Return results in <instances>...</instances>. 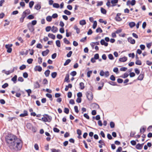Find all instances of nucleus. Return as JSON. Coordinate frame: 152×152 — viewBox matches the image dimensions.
Segmentation results:
<instances>
[{
	"instance_id": "c03bdc74",
	"label": "nucleus",
	"mask_w": 152,
	"mask_h": 152,
	"mask_svg": "<svg viewBox=\"0 0 152 152\" xmlns=\"http://www.w3.org/2000/svg\"><path fill=\"white\" fill-rule=\"evenodd\" d=\"M26 91L28 93V96H30V94L31 93V90L30 89H28L26 90Z\"/></svg>"
},
{
	"instance_id": "f3484780",
	"label": "nucleus",
	"mask_w": 152,
	"mask_h": 152,
	"mask_svg": "<svg viewBox=\"0 0 152 152\" xmlns=\"http://www.w3.org/2000/svg\"><path fill=\"white\" fill-rule=\"evenodd\" d=\"M100 43L102 45H104L105 46H107L108 45V43L105 42L104 39H102L100 41Z\"/></svg>"
},
{
	"instance_id": "58836bf2",
	"label": "nucleus",
	"mask_w": 152,
	"mask_h": 152,
	"mask_svg": "<svg viewBox=\"0 0 152 152\" xmlns=\"http://www.w3.org/2000/svg\"><path fill=\"white\" fill-rule=\"evenodd\" d=\"M110 3H111L110 1V0H107V1L106 3V5L108 7H111Z\"/></svg>"
},
{
	"instance_id": "6ab92c4d",
	"label": "nucleus",
	"mask_w": 152,
	"mask_h": 152,
	"mask_svg": "<svg viewBox=\"0 0 152 152\" xmlns=\"http://www.w3.org/2000/svg\"><path fill=\"white\" fill-rule=\"evenodd\" d=\"M26 16V15L24 14L23 13L22 16L20 19V21L21 22H23L24 20V18Z\"/></svg>"
},
{
	"instance_id": "1a4fd4ad",
	"label": "nucleus",
	"mask_w": 152,
	"mask_h": 152,
	"mask_svg": "<svg viewBox=\"0 0 152 152\" xmlns=\"http://www.w3.org/2000/svg\"><path fill=\"white\" fill-rule=\"evenodd\" d=\"M118 0H112L111 1V3L112 4L111 6L113 7L116 5V4L118 3Z\"/></svg>"
},
{
	"instance_id": "37998d69",
	"label": "nucleus",
	"mask_w": 152,
	"mask_h": 152,
	"mask_svg": "<svg viewBox=\"0 0 152 152\" xmlns=\"http://www.w3.org/2000/svg\"><path fill=\"white\" fill-rule=\"evenodd\" d=\"M136 64L140 65L142 64V63L141 61L139 60H137L135 62Z\"/></svg>"
},
{
	"instance_id": "7ed1b4c3",
	"label": "nucleus",
	"mask_w": 152,
	"mask_h": 152,
	"mask_svg": "<svg viewBox=\"0 0 152 152\" xmlns=\"http://www.w3.org/2000/svg\"><path fill=\"white\" fill-rule=\"evenodd\" d=\"M86 96L88 99L91 101L93 98V95L92 93L90 91H88L86 93Z\"/></svg>"
},
{
	"instance_id": "aec40b11",
	"label": "nucleus",
	"mask_w": 152,
	"mask_h": 152,
	"mask_svg": "<svg viewBox=\"0 0 152 152\" xmlns=\"http://www.w3.org/2000/svg\"><path fill=\"white\" fill-rule=\"evenodd\" d=\"M144 77V75L143 74H141L139 75V77L137 78L138 80H143Z\"/></svg>"
},
{
	"instance_id": "ddd939ff",
	"label": "nucleus",
	"mask_w": 152,
	"mask_h": 152,
	"mask_svg": "<svg viewBox=\"0 0 152 152\" xmlns=\"http://www.w3.org/2000/svg\"><path fill=\"white\" fill-rule=\"evenodd\" d=\"M49 52V50L47 49L46 50L43 51L42 52V55L44 56H45L48 54Z\"/></svg>"
},
{
	"instance_id": "8fccbe9b",
	"label": "nucleus",
	"mask_w": 152,
	"mask_h": 152,
	"mask_svg": "<svg viewBox=\"0 0 152 152\" xmlns=\"http://www.w3.org/2000/svg\"><path fill=\"white\" fill-rule=\"evenodd\" d=\"M97 25V22L96 21H94V22L93 24V28L94 29H95Z\"/></svg>"
},
{
	"instance_id": "603ef678",
	"label": "nucleus",
	"mask_w": 152,
	"mask_h": 152,
	"mask_svg": "<svg viewBox=\"0 0 152 152\" xmlns=\"http://www.w3.org/2000/svg\"><path fill=\"white\" fill-rule=\"evenodd\" d=\"M26 68V66L25 65H22V66H20V70H23V69H25Z\"/></svg>"
},
{
	"instance_id": "0eeeda50",
	"label": "nucleus",
	"mask_w": 152,
	"mask_h": 152,
	"mask_svg": "<svg viewBox=\"0 0 152 152\" xmlns=\"http://www.w3.org/2000/svg\"><path fill=\"white\" fill-rule=\"evenodd\" d=\"M14 69L15 68H14L13 70H11V71H6L5 70H3L2 71V72L3 73H4L7 75H9L10 73L13 72L14 70Z\"/></svg>"
},
{
	"instance_id": "bb28decb",
	"label": "nucleus",
	"mask_w": 152,
	"mask_h": 152,
	"mask_svg": "<svg viewBox=\"0 0 152 152\" xmlns=\"http://www.w3.org/2000/svg\"><path fill=\"white\" fill-rule=\"evenodd\" d=\"M52 17L50 16H48L46 18V20L49 22H51L52 20Z\"/></svg>"
},
{
	"instance_id": "dca6fc26",
	"label": "nucleus",
	"mask_w": 152,
	"mask_h": 152,
	"mask_svg": "<svg viewBox=\"0 0 152 152\" xmlns=\"http://www.w3.org/2000/svg\"><path fill=\"white\" fill-rule=\"evenodd\" d=\"M28 115V112L27 111L24 110L23 111V113L20 114V116L21 117H24Z\"/></svg>"
},
{
	"instance_id": "052dcab7",
	"label": "nucleus",
	"mask_w": 152,
	"mask_h": 152,
	"mask_svg": "<svg viewBox=\"0 0 152 152\" xmlns=\"http://www.w3.org/2000/svg\"><path fill=\"white\" fill-rule=\"evenodd\" d=\"M8 86V84L7 83H5L2 86V87L3 88H5Z\"/></svg>"
},
{
	"instance_id": "a878e982",
	"label": "nucleus",
	"mask_w": 152,
	"mask_h": 152,
	"mask_svg": "<svg viewBox=\"0 0 152 152\" xmlns=\"http://www.w3.org/2000/svg\"><path fill=\"white\" fill-rule=\"evenodd\" d=\"M41 7L40 5L39 4H37L34 7V8L37 10H39Z\"/></svg>"
},
{
	"instance_id": "c9c22d12",
	"label": "nucleus",
	"mask_w": 152,
	"mask_h": 152,
	"mask_svg": "<svg viewBox=\"0 0 152 152\" xmlns=\"http://www.w3.org/2000/svg\"><path fill=\"white\" fill-rule=\"evenodd\" d=\"M80 88L81 89H83L85 88L84 84L83 82H81L80 83Z\"/></svg>"
},
{
	"instance_id": "de8ad7c7",
	"label": "nucleus",
	"mask_w": 152,
	"mask_h": 152,
	"mask_svg": "<svg viewBox=\"0 0 152 152\" xmlns=\"http://www.w3.org/2000/svg\"><path fill=\"white\" fill-rule=\"evenodd\" d=\"M34 2L33 1H31L29 3V7L30 8H32L34 4Z\"/></svg>"
},
{
	"instance_id": "680f3d73",
	"label": "nucleus",
	"mask_w": 152,
	"mask_h": 152,
	"mask_svg": "<svg viewBox=\"0 0 152 152\" xmlns=\"http://www.w3.org/2000/svg\"><path fill=\"white\" fill-rule=\"evenodd\" d=\"M18 80L19 81L23 82L24 81V79L22 77H20L18 78Z\"/></svg>"
},
{
	"instance_id": "864d4df0",
	"label": "nucleus",
	"mask_w": 152,
	"mask_h": 152,
	"mask_svg": "<svg viewBox=\"0 0 152 152\" xmlns=\"http://www.w3.org/2000/svg\"><path fill=\"white\" fill-rule=\"evenodd\" d=\"M108 57L109 59L110 60H112L113 59H114L113 55L111 54H110L108 55Z\"/></svg>"
},
{
	"instance_id": "b1692460",
	"label": "nucleus",
	"mask_w": 152,
	"mask_h": 152,
	"mask_svg": "<svg viewBox=\"0 0 152 152\" xmlns=\"http://www.w3.org/2000/svg\"><path fill=\"white\" fill-rule=\"evenodd\" d=\"M50 72V71L49 70H46L44 74L46 77H48L49 76Z\"/></svg>"
},
{
	"instance_id": "f03ea898",
	"label": "nucleus",
	"mask_w": 152,
	"mask_h": 152,
	"mask_svg": "<svg viewBox=\"0 0 152 152\" xmlns=\"http://www.w3.org/2000/svg\"><path fill=\"white\" fill-rule=\"evenodd\" d=\"M99 74L101 76H104L105 77H107L109 76L110 73L108 71L104 72L103 70H102L100 71Z\"/></svg>"
},
{
	"instance_id": "4be33fe9",
	"label": "nucleus",
	"mask_w": 152,
	"mask_h": 152,
	"mask_svg": "<svg viewBox=\"0 0 152 152\" xmlns=\"http://www.w3.org/2000/svg\"><path fill=\"white\" fill-rule=\"evenodd\" d=\"M48 36L50 38H51L53 39H55L56 38V37L55 35L51 33H49L48 35Z\"/></svg>"
},
{
	"instance_id": "2eb2a0df",
	"label": "nucleus",
	"mask_w": 152,
	"mask_h": 152,
	"mask_svg": "<svg viewBox=\"0 0 152 152\" xmlns=\"http://www.w3.org/2000/svg\"><path fill=\"white\" fill-rule=\"evenodd\" d=\"M127 58L126 57L124 56L122 58H121L119 59V61L121 62H124L127 61Z\"/></svg>"
},
{
	"instance_id": "f8f14e48",
	"label": "nucleus",
	"mask_w": 152,
	"mask_h": 152,
	"mask_svg": "<svg viewBox=\"0 0 152 152\" xmlns=\"http://www.w3.org/2000/svg\"><path fill=\"white\" fill-rule=\"evenodd\" d=\"M40 85L38 83V81H36L34 83V88H39Z\"/></svg>"
},
{
	"instance_id": "423d86ee",
	"label": "nucleus",
	"mask_w": 152,
	"mask_h": 152,
	"mask_svg": "<svg viewBox=\"0 0 152 152\" xmlns=\"http://www.w3.org/2000/svg\"><path fill=\"white\" fill-rule=\"evenodd\" d=\"M26 126L28 129H32V130L34 131V132H35L36 131H34L33 130V127L31 124L30 123H27L26 125Z\"/></svg>"
},
{
	"instance_id": "9b49d317",
	"label": "nucleus",
	"mask_w": 152,
	"mask_h": 152,
	"mask_svg": "<svg viewBox=\"0 0 152 152\" xmlns=\"http://www.w3.org/2000/svg\"><path fill=\"white\" fill-rule=\"evenodd\" d=\"M144 143H143L142 144H140V143H138L137 144L136 146V148L137 149H142L143 145H144Z\"/></svg>"
},
{
	"instance_id": "412c9836",
	"label": "nucleus",
	"mask_w": 152,
	"mask_h": 152,
	"mask_svg": "<svg viewBox=\"0 0 152 152\" xmlns=\"http://www.w3.org/2000/svg\"><path fill=\"white\" fill-rule=\"evenodd\" d=\"M69 75L68 74H67L66 75L64 80L67 83H69L70 82V80H69Z\"/></svg>"
},
{
	"instance_id": "a19ab883",
	"label": "nucleus",
	"mask_w": 152,
	"mask_h": 152,
	"mask_svg": "<svg viewBox=\"0 0 152 152\" xmlns=\"http://www.w3.org/2000/svg\"><path fill=\"white\" fill-rule=\"evenodd\" d=\"M56 44L57 47H60L61 43L60 41L59 40H57L56 41Z\"/></svg>"
},
{
	"instance_id": "f257e3e1",
	"label": "nucleus",
	"mask_w": 152,
	"mask_h": 152,
	"mask_svg": "<svg viewBox=\"0 0 152 152\" xmlns=\"http://www.w3.org/2000/svg\"><path fill=\"white\" fill-rule=\"evenodd\" d=\"M5 140L10 149L14 151L20 150L22 147V142L15 135L9 134L5 137Z\"/></svg>"
},
{
	"instance_id": "e2e57ef3",
	"label": "nucleus",
	"mask_w": 152,
	"mask_h": 152,
	"mask_svg": "<svg viewBox=\"0 0 152 152\" xmlns=\"http://www.w3.org/2000/svg\"><path fill=\"white\" fill-rule=\"evenodd\" d=\"M28 74L27 72H25L23 74V76L25 78H27L28 77Z\"/></svg>"
},
{
	"instance_id": "4c0bfd02",
	"label": "nucleus",
	"mask_w": 152,
	"mask_h": 152,
	"mask_svg": "<svg viewBox=\"0 0 152 152\" xmlns=\"http://www.w3.org/2000/svg\"><path fill=\"white\" fill-rule=\"evenodd\" d=\"M53 6L54 7L57 8L59 7V4H58L56 3H54L53 4Z\"/></svg>"
},
{
	"instance_id": "ea45409f",
	"label": "nucleus",
	"mask_w": 152,
	"mask_h": 152,
	"mask_svg": "<svg viewBox=\"0 0 152 152\" xmlns=\"http://www.w3.org/2000/svg\"><path fill=\"white\" fill-rule=\"evenodd\" d=\"M96 31L97 33H101L102 32V31L100 28L99 27L96 29Z\"/></svg>"
},
{
	"instance_id": "cd10ccee",
	"label": "nucleus",
	"mask_w": 152,
	"mask_h": 152,
	"mask_svg": "<svg viewBox=\"0 0 152 152\" xmlns=\"http://www.w3.org/2000/svg\"><path fill=\"white\" fill-rule=\"evenodd\" d=\"M46 96L47 97H48V98H49L50 99V100L52 101L53 100V99H52V95L51 94H46Z\"/></svg>"
},
{
	"instance_id": "13d9d810",
	"label": "nucleus",
	"mask_w": 152,
	"mask_h": 152,
	"mask_svg": "<svg viewBox=\"0 0 152 152\" xmlns=\"http://www.w3.org/2000/svg\"><path fill=\"white\" fill-rule=\"evenodd\" d=\"M34 16L31 15H29L27 17V18L30 20L34 18Z\"/></svg>"
},
{
	"instance_id": "0e129e2a",
	"label": "nucleus",
	"mask_w": 152,
	"mask_h": 152,
	"mask_svg": "<svg viewBox=\"0 0 152 152\" xmlns=\"http://www.w3.org/2000/svg\"><path fill=\"white\" fill-rule=\"evenodd\" d=\"M99 55L98 53L96 54L94 56V58L96 59H98L99 58Z\"/></svg>"
},
{
	"instance_id": "f704fd0d",
	"label": "nucleus",
	"mask_w": 152,
	"mask_h": 152,
	"mask_svg": "<svg viewBox=\"0 0 152 152\" xmlns=\"http://www.w3.org/2000/svg\"><path fill=\"white\" fill-rule=\"evenodd\" d=\"M71 62V60L70 59H67L64 64V66H66L69 64Z\"/></svg>"
},
{
	"instance_id": "3c124183",
	"label": "nucleus",
	"mask_w": 152,
	"mask_h": 152,
	"mask_svg": "<svg viewBox=\"0 0 152 152\" xmlns=\"http://www.w3.org/2000/svg\"><path fill=\"white\" fill-rule=\"evenodd\" d=\"M115 19V20L118 21H120L122 20V19L120 17L116 16Z\"/></svg>"
},
{
	"instance_id": "09e8293b",
	"label": "nucleus",
	"mask_w": 152,
	"mask_h": 152,
	"mask_svg": "<svg viewBox=\"0 0 152 152\" xmlns=\"http://www.w3.org/2000/svg\"><path fill=\"white\" fill-rule=\"evenodd\" d=\"M110 79L111 80L113 81H114L115 80V77L113 75L110 76Z\"/></svg>"
},
{
	"instance_id": "393cba45",
	"label": "nucleus",
	"mask_w": 152,
	"mask_h": 152,
	"mask_svg": "<svg viewBox=\"0 0 152 152\" xmlns=\"http://www.w3.org/2000/svg\"><path fill=\"white\" fill-rule=\"evenodd\" d=\"M129 25L130 28H132L136 24L134 22H130L129 23Z\"/></svg>"
},
{
	"instance_id": "20e7f679",
	"label": "nucleus",
	"mask_w": 152,
	"mask_h": 152,
	"mask_svg": "<svg viewBox=\"0 0 152 152\" xmlns=\"http://www.w3.org/2000/svg\"><path fill=\"white\" fill-rule=\"evenodd\" d=\"M27 26L30 32H32L34 31V26L31 25V23H29L27 24Z\"/></svg>"
},
{
	"instance_id": "6e6552de",
	"label": "nucleus",
	"mask_w": 152,
	"mask_h": 152,
	"mask_svg": "<svg viewBox=\"0 0 152 152\" xmlns=\"http://www.w3.org/2000/svg\"><path fill=\"white\" fill-rule=\"evenodd\" d=\"M42 68L39 66H36L34 68L35 71H38L40 72L42 70Z\"/></svg>"
},
{
	"instance_id": "a18cd8bd",
	"label": "nucleus",
	"mask_w": 152,
	"mask_h": 152,
	"mask_svg": "<svg viewBox=\"0 0 152 152\" xmlns=\"http://www.w3.org/2000/svg\"><path fill=\"white\" fill-rule=\"evenodd\" d=\"M51 29V28L50 26H47L45 28V30L47 32L49 31Z\"/></svg>"
},
{
	"instance_id": "4468645a",
	"label": "nucleus",
	"mask_w": 152,
	"mask_h": 152,
	"mask_svg": "<svg viewBox=\"0 0 152 152\" xmlns=\"http://www.w3.org/2000/svg\"><path fill=\"white\" fill-rule=\"evenodd\" d=\"M51 30L53 32L55 33L58 31V29L57 27L53 26L51 28Z\"/></svg>"
},
{
	"instance_id": "7c9ffc66",
	"label": "nucleus",
	"mask_w": 152,
	"mask_h": 152,
	"mask_svg": "<svg viewBox=\"0 0 152 152\" xmlns=\"http://www.w3.org/2000/svg\"><path fill=\"white\" fill-rule=\"evenodd\" d=\"M79 23L80 25H83L86 24V22L85 20H83L80 21Z\"/></svg>"
},
{
	"instance_id": "a211bd4d",
	"label": "nucleus",
	"mask_w": 152,
	"mask_h": 152,
	"mask_svg": "<svg viewBox=\"0 0 152 152\" xmlns=\"http://www.w3.org/2000/svg\"><path fill=\"white\" fill-rule=\"evenodd\" d=\"M74 29L76 30V33L77 34H79L80 32V29L77 27V26L75 25L74 27Z\"/></svg>"
},
{
	"instance_id": "4d7b16f0",
	"label": "nucleus",
	"mask_w": 152,
	"mask_h": 152,
	"mask_svg": "<svg viewBox=\"0 0 152 152\" xmlns=\"http://www.w3.org/2000/svg\"><path fill=\"white\" fill-rule=\"evenodd\" d=\"M69 110L67 108H65L64 109V112L65 113L67 114L69 113Z\"/></svg>"
},
{
	"instance_id": "49530a36",
	"label": "nucleus",
	"mask_w": 152,
	"mask_h": 152,
	"mask_svg": "<svg viewBox=\"0 0 152 152\" xmlns=\"http://www.w3.org/2000/svg\"><path fill=\"white\" fill-rule=\"evenodd\" d=\"M115 125V124L113 122L111 121L110 122V126L111 128H114Z\"/></svg>"
},
{
	"instance_id": "338daca9",
	"label": "nucleus",
	"mask_w": 152,
	"mask_h": 152,
	"mask_svg": "<svg viewBox=\"0 0 152 152\" xmlns=\"http://www.w3.org/2000/svg\"><path fill=\"white\" fill-rule=\"evenodd\" d=\"M134 71L135 73L137 75H138L140 73V71L137 68H135L134 69Z\"/></svg>"
},
{
	"instance_id": "2f4dec72",
	"label": "nucleus",
	"mask_w": 152,
	"mask_h": 152,
	"mask_svg": "<svg viewBox=\"0 0 152 152\" xmlns=\"http://www.w3.org/2000/svg\"><path fill=\"white\" fill-rule=\"evenodd\" d=\"M101 13L104 14H105L107 12L106 10L102 7L101 8Z\"/></svg>"
},
{
	"instance_id": "c85d7f7f",
	"label": "nucleus",
	"mask_w": 152,
	"mask_h": 152,
	"mask_svg": "<svg viewBox=\"0 0 152 152\" xmlns=\"http://www.w3.org/2000/svg\"><path fill=\"white\" fill-rule=\"evenodd\" d=\"M45 116L47 118V121L48 122H50L51 121V120L52 118L51 117L49 116L48 115H45Z\"/></svg>"
},
{
	"instance_id": "6e6d98bb",
	"label": "nucleus",
	"mask_w": 152,
	"mask_h": 152,
	"mask_svg": "<svg viewBox=\"0 0 152 152\" xmlns=\"http://www.w3.org/2000/svg\"><path fill=\"white\" fill-rule=\"evenodd\" d=\"M92 71H89L87 72V76L88 77H90L91 75L92 74Z\"/></svg>"
},
{
	"instance_id": "bf43d9fd",
	"label": "nucleus",
	"mask_w": 152,
	"mask_h": 152,
	"mask_svg": "<svg viewBox=\"0 0 152 152\" xmlns=\"http://www.w3.org/2000/svg\"><path fill=\"white\" fill-rule=\"evenodd\" d=\"M33 59L32 58H29L27 60V63L29 64H31L32 63Z\"/></svg>"
},
{
	"instance_id": "9d476101",
	"label": "nucleus",
	"mask_w": 152,
	"mask_h": 152,
	"mask_svg": "<svg viewBox=\"0 0 152 152\" xmlns=\"http://www.w3.org/2000/svg\"><path fill=\"white\" fill-rule=\"evenodd\" d=\"M128 41L132 44H134L135 43V40L132 39V37H129L128 38Z\"/></svg>"
},
{
	"instance_id": "5fc2aeb1",
	"label": "nucleus",
	"mask_w": 152,
	"mask_h": 152,
	"mask_svg": "<svg viewBox=\"0 0 152 152\" xmlns=\"http://www.w3.org/2000/svg\"><path fill=\"white\" fill-rule=\"evenodd\" d=\"M38 62L39 64H41L42 62V58L40 57L38 58Z\"/></svg>"
},
{
	"instance_id": "79ce46f5",
	"label": "nucleus",
	"mask_w": 152,
	"mask_h": 152,
	"mask_svg": "<svg viewBox=\"0 0 152 152\" xmlns=\"http://www.w3.org/2000/svg\"><path fill=\"white\" fill-rule=\"evenodd\" d=\"M48 82V81L46 78L44 79L43 80L42 83L44 85L47 84Z\"/></svg>"
},
{
	"instance_id": "774afa93",
	"label": "nucleus",
	"mask_w": 152,
	"mask_h": 152,
	"mask_svg": "<svg viewBox=\"0 0 152 152\" xmlns=\"http://www.w3.org/2000/svg\"><path fill=\"white\" fill-rule=\"evenodd\" d=\"M76 74H77V72L75 71H73L70 74L71 75L73 76H74L76 75Z\"/></svg>"
},
{
	"instance_id": "473e14b6",
	"label": "nucleus",
	"mask_w": 152,
	"mask_h": 152,
	"mask_svg": "<svg viewBox=\"0 0 152 152\" xmlns=\"http://www.w3.org/2000/svg\"><path fill=\"white\" fill-rule=\"evenodd\" d=\"M57 75V73L56 72H52L51 73V75L52 77L53 78H55L56 77V76Z\"/></svg>"
},
{
	"instance_id": "e433bc0d",
	"label": "nucleus",
	"mask_w": 152,
	"mask_h": 152,
	"mask_svg": "<svg viewBox=\"0 0 152 152\" xmlns=\"http://www.w3.org/2000/svg\"><path fill=\"white\" fill-rule=\"evenodd\" d=\"M64 13L67 15H70L71 14V12L67 10H65L64 11Z\"/></svg>"
},
{
	"instance_id": "72a5a7b5",
	"label": "nucleus",
	"mask_w": 152,
	"mask_h": 152,
	"mask_svg": "<svg viewBox=\"0 0 152 152\" xmlns=\"http://www.w3.org/2000/svg\"><path fill=\"white\" fill-rule=\"evenodd\" d=\"M64 42L66 44H69L70 43V42L66 38L64 39Z\"/></svg>"
},
{
	"instance_id": "c756f323",
	"label": "nucleus",
	"mask_w": 152,
	"mask_h": 152,
	"mask_svg": "<svg viewBox=\"0 0 152 152\" xmlns=\"http://www.w3.org/2000/svg\"><path fill=\"white\" fill-rule=\"evenodd\" d=\"M23 13L24 14L26 15H27L30 13V11L29 9L26 10L25 11L23 12Z\"/></svg>"
},
{
	"instance_id": "5701e85b",
	"label": "nucleus",
	"mask_w": 152,
	"mask_h": 152,
	"mask_svg": "<svg viewBox=\"0 0 152 152\" xmlns=\"http://www.w3.org/2000/svg\"><path fill=\"white\" fill-rule=\"evenodd\" d=\"M17 77V76L16 75H15L12 78L11 80L14 83H16Z\"/></svg>"
},
{
	"instance_id": "39448f33",
	"label": "nucleus",
	"mask_w": 152,
	"mask_h": 152,
	"mask_svg": "<svg viewBox=\"0 0 152 152\" xmlns=\"http://www.w3.org/2000/svg\"><path fill=\"white\" fill-rule=\"evenodd\" d=\"M12 44L6 45H5V47L7 49V52L8 53H10L12 51L11 47L12 46Z\"/></svg>"
},
{
	"instance_id": "69168bd1",
	"label": "nucleus",
	"mask_w": 152,
	"mask_h": 152,
	"mask_svg": "<svg viewBox=\"0 0 152 152\" xmlns=\"http://www.w3.org/2000/svg\"><path fill=\"white\" fill-rule=\"evenodd\" d=\"M103 4V2L102 1H98L97 2V6H101Z\"/></svg>"
}]
</instances>
